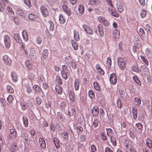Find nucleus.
Here are the masks:
<instances>
[{
    "instance_id": "40",
    "label": "nucleus",
    "mask_w": 152,
    "mask_h": 152,
    "mask_svg": "<svg viewBox=\"0 0 152 152\" xmlns=\"http://www.w3.org/2000/svg\"><path fill=\"white\" fill-rule=\"evenodd\" d=\"M28 54L29 56L31 58H32L33 57L35 54V51L32 49H30L29 52H28Z\"/></svg>"
},
{
    "instance_id": "29",
    "label": "nucleus",
    "mask_w": 152,
    "mask_h": 152,
    "mask_svg": "<svg viewBox=\"0 0 152 152\" xmlns=\"http://www.w3.org/2000/svg\"><path fill=\"white\" fill-rule=\"evenodd\" d=\"M113 36L115 38H118L119 37L120 31L118 29H115L113 31Z\"/></svg>"
},
{
    "instance_id": "55",
    "label": "nucleus",
    "mask_w": 152,
    "mask_h": 152,
    "mask_svg": "<svg viewBox=\"0 0 152 152\" xmlns=\"http://www.w3.org/2000/svg\"><path fill=\"white\" fill-rule=\"evenodd\" d=\"M74 37L75 39L77 41H78L80 39L79 34L78 32H75L74 33Z\"/></svg>"
},
{
    "instance_id": "31",
    "label": "nucleus",
    "mask_w": 152,
    "mask_h": 152,
    "mask_svg": "<svg viewBox=\"0 0 152 152\" xmlns=\"http://www.w3.org/2000/svg\"><path fill=\"white\" fill-rule=\"evenodd\" d=\"M23 121L25 127H27L28 125V120L26 116L23 117Z\"/></svg>"
},
{
    "instance_id": "11",
    "label": "nucleus",
    "mask_w": 152,
    "mask_h": 152,
    "mask_svg": "<svg viewBox=\"0 0 152 152\" xmlns=\"http://www.w3.org/2000/svg\"><path fill=\"white\" fill-rule=\"evenodd\" d=\"M83 28L87 33L91 35L93 34V32L92 29L88 26L86 25H84L83 26Z\"/></svg>"
},
{
    "instance_id": "7",
    "label": "nucleus",
    "mask_w": 152,
    "mask_h": 152,
    "mask_svg": "<svg viewBox=\"0 0 152 152\" xmlns=\"http://www.w3.org/2000/svg\"><path fill=\"white\" fill-rule=\"evenodd\" d=\"M98 20L101 23L103 24L104 26H109V23L104 18L102 17H99L98 18Z\"/></svg>"
},
{
    "instance_id": "8",
    "label": "nucleus",
    "mask_w": 152,
    "mask_h": 152,
    "mask_svg": "<svg viewBox=\"0 0 152 152\" xmlns=\"http://www.w3.org/2000/svg\"><path fill=\"white\" fill-rule=\"evenodd\" d=\"M110 81L113 85H115L117 82V77L114 74H111L110 76Z\"/></svg>"
},
{
    "instance_id": "19",
    "label": "nucleus",
    "mask_w": 152,
    "mask_h": 152,
    "mask_svg": "<svg viewBox=\"0 0 152 152\" xmlns=\"http://www.w3.org/2000/svg\"><path fill=\"white\" fill-rule=\"evenodd\" d=\"M62 8L64 12H65L68 15H71V12L66 5L65 4L63 5Z\"/></svg>"
},
{
    "instance_id": "58",
    "label": "nucleus",
    "mask_w": 152,
    "mask_h": 152,
    "mask_svg": "<svg viewBox=\"0 0 152 152\" xmlns=\"http://www.w3.org/2000/svg\"><path fill=\"white\" fill-rule=\"evenodd\" d=\"M91 151L90 152H96L97 149L96 146L94 145H92L91 146Z\"/></svg>"
},
{
    "instance_id": "59",
    "label": "nucleus",
    "mask_w": 152,
    "mask_h": 152,
    "mask_svg": "<svg viewBox=\"0 0 152 152\" xmlns=\"http://www.w3.org/2000/svg\"><path fill=\"white\" fill-rule=\"evenodd\" d=\"M63 139L65 140H67L68 139V134L66 132H64L62 134Z\"/></svg>"
},
{
    "instance_id": "46",
    "label": "nucleus",
    "mask_w": 152,
    "mask_h": 152,
    "mask_svg": "<svg viewBox=\"0 0 152 152\" xmlns=\"http://www.w3.org/2000/svg\"><path fill=\"white\" fill-rule=\"evenodd\" d=\"M146 142L148 146L150 148H152V142L151 140L147 139L146 140Z\"/></svg>"
},
{
    "instance_id": "37",
    "label": "nucleus",
    "mask_w": 152,
    "mask_h": 152,
    "mask_svg": "<svg viewBox=\"0 0 152 152\" xmlns=\"http://www.w3.org/2000/svg\"><path fill=\"white\" fill-rule=\"evenodd\" d=\"M94 88L96 91H99L100 90V86L97 82H94L93 83Z\"/></svg>"
},
{
    "instance_id": "44",
    "label": "nucleus",
    "mask_w": 152,
    "mask_h": 152,
    "mask_svg": "<svg viewBox=\"0 0 152 152\" xmlns=\"http://www.w3.org/2000/svg\"><path fill=\"white\" fill-rule=\"evenodd\" d=\"M59 23L61 24H63L65 22V19L63 18V15H60L59 17Z\"/></svg>"
},
{
    "instance_id": "1",
    "label": "nucleus",
    "mask_w": 152,
    "mask_h": 152,
    "mask_svg": "<svg viewBox=\"0 0 152 152\" xmlns=\"http://www.w3.org/2000/svg\"><path fill=\"white\" fill-rule=\"evenodd\" d=\"M94 32L97 34L102 37L104 36L103 27L101 24H99L96 27H95L94 29Z\"/></svg>"
},
{
    "instance_id": "28",
    "label": "nucleus",
    "mask_w": 152,
    "mask_h": 152,
    "mask_svg": "<svg viewBox=\"0 0 152 152\" xmlns=\"http://www.w3.org/2000/svg\"><path fill=\"white\" fill-rule=\"evenodd\" d=\"M117 7L120 13L122 12L124 10V6L122 3H120L119 5H118Z\"/></svg>"
},
{
    "instance_id": "43",
    "label": "nucleus",
    "mask_w": 152,
    "mask_h": 152,
    "mask_svg": "<svg viewBox=\"0 0 152 152\" xmlns=\"http://www.w3.org/2000/svg\"><path fill=\"white\" fill-rule=\"evenodd\" d=\"M17 145L15 143L12 144L10 146V150L12 152H14L16 150Z\"/></svg>"
},
{
    "instance_id": "4",
    "label": "nucleus",
    "mask_w": 152,
    "mask_h": 152,
    "mask_svg": "<svg viewBox=\"0 0 152 152\" xmlns=\"http://www.w3.org/2000/svg\"><path fill=\"white\" fill-rule=\"evenodd\" d=\"M4 63L7 66H10L12 64V60L7 55L4 56L3 58Z\"/></svg>"
},
{
    "instance_id": "32",
    "label": "nucleus",
    "mask_w": 152,
    "mask_h": 152,
    "mask_svg": "<svg viewBox=\"0 0 152 152\" xmlns=\"http://www.w3.org/2000/svg\"><path fill=\"white\" fill-rule=\"evenodd\" d=\"M10 136L12 138H14L16 136V133L15 130L13 129H11L10 130Z\"/></svg>"
},
{
    "instance_id": "56",
    "label": "nucleus",
    "mask_w": 152,
    "mask_h": 152,
    "mask_svg": "<svg viewBox=\"0 0 152 152\" xmlns=\"http://www.w3.org/2000/svg\"><path fill=\"white\" fill-rule=\"evenodd\" d=\"M56 81L59 84L61 85L62 84V79L58 76H57L56 77Z\"/></svg>"
},
{
    "instance_id": "16",
    "label": "nucleus",
    "mask_w": 152,
    "mask_h": 152,
    "mask_svg": "<svg viewBox=\"0 0 152 152\" xmlns=\"http://www.w3.org/2000/svg\"><path fill=\"white\" fill-rule=\"evenodd\" d=\"M80 82L79 80L76 79L75 80L74 82V86L76 91H78L79 89Z\"/></svg>"
},
{
    "instance_id": "42",
    "label": "nucleus",
    "mask_w": 152,
    "mask_h": 152,
    "mask_svg": "<svg viewBox=\"0 0 152 152\" xmlns=\"http://www.w3.org/2000/svg\"><path fill=\"white\" fill-rule=\"evenodd\" d=\"M106 66L109 68L111 67V60L110 57H108L107 58V60L106 62Z\"/></svg>"
},
{
    "instance_id": "21",
    "label": "nucleus",
    "mask_w": 152,
    "mask_h": 152,
    "mask_svg": "<svg viewBox=\"0 0 152 152\" xmlns=\"http://www.w3.org/2000/svg\"><path fill=\"white\" fill-rule=\"evenodd\" d=\"M92 113L94 116H97L99 113V110L96 107H94L92 110Z\"/></svg>"
},
{
    "instance_id": "53",
    "label": "nucleus",
    "mask_w": 152,
    "mask_h": 152,
    "mask_svg": "<svg viewBox=\"0 0 152 152\" xmlns=\"http://www.w3.org/2000/svg\"><path fill=\"white\" fill-rule=\"evenodd\" d=\"M117 107L119 109H121L122 107V103L121 100L119 99H118L117 100Z\"/></svg>"
},
{
    "instance_id": "6",
    "label": "nucleus",
    "mask_w": 152,
    "mask_h": 152,
    "mask_svg": "<svg viewBox=\"0 0 152 152\" xmlns=\"http://www.w3.org/2000/svg\"><path fill=\"white\" fill-rule=\"evenodd\" d=\"M41 12L42 15L44 17L47 16L49 14V12L47 9L44 6H42L40 8Z\"/></svg>"
},
{
    "instance_id": "35",
    "label": "nucleus",
    "mask_w": 152,
    "mask_h": 152,
    "mask_svg": "<svg viewBox=\"0 0 152 152\" xmlns=\"http://www.w3.org/2000/svg\"><path fill=\"white\" fill-rule=\"evenodd\" d=\"M78 11L80 13L83 14L84 12V7L83 5H80L79 6Z\"/></svg>"
},
{
    "instance_id": "34",
    "label": "nucleus",
    "mask_w": 152,
    "mask_h": 152,
    "mask_svg": "<svg viewBox=\"0 0 152 152\" xmlns=\"http://www.w3.org/2000/svg\"><path fill=\"white\" fill-rule=\"evenodd\" d=\"M70 59V61L69 62L68 61V63L70 64L72 66V68L74 69H75L76 68V64L73 60L70 58H69Z\"/></svg>"
},
{
    "instance_id": "13",
    "label": "nucleus",
    "mask_w": 152,
    "mask_h": 152,
    "mask_svg": "<svg viewBox=\"0 0 152 152\" xmlns=\"http://www.w3.org/2000/svg\"><path fill=\"white\" fill-rule=\"evenodd\" d=\"M57 118L58 120H60L61 121H63L65 119L64 116L61 112H58L57 113Z\"/></svg>"
},
{
    "instance_id": "38",
    "label": "nucleus",
    "mask_w": 152,
    "mask_h": 152,
    "mask_svg": "<svg viewBox=\"0 0 152 152\" xmlns=\"http://www.w3.org/2000/svg\"><path fill=\"white\" fill-rule=\"evenodd\" d=\"M14 38L16 42L18 43H20L21 42V41L20 40V37L18 34H14Z\"/></svg>"
},
{
    "instance_id": "60",
    "label": "nucleus",
    "mask_w": 152,
    "mask_h": 152,
    "mask_svg": "<svg viewBox=\"0 0 152 152\" xmlns=\"http://www.w3.org/2000/svg\"><path fill=\"white\" fill-rule=\"evenodd\" d=\"M146 11L145 10H142L140 13L141 17L142 18H144L146 16Z\"/></svg>"
},
{
    "instance_id": "33",
    "label": "nucleus",
    "mask_w": 152,
    "mask_h": 152,
    "mask_svg": "<svg viewBox=\"0 0 152 152\" xmlns=\"http://www.w3.org/2000/svg\"><path fill=\"white\" fill-rule=\"evenodd\" d=\"M48 50L47 49H44L43 53L42 54L41 58L42 59H45L46 57L48 55Z\"/></svg>"
},
{
    "instance_id": "12",
    "label": "nucleus",
    "mask_w": 152,
    "mask_h": 152,
    "mask_svg": "<svg viewBox=\"0 0 152 152\" xmlns=\"http://www.w3.org/2000/svg\"><path fill=\"white\" fill-rule=\"evenodd\" d=\"M141 46V44L139 41H136L133 47V50L134 52H137V49L140 48Z\"/></svg>"
},
{
    "instance_id": "18",
    "label": "nucleus",
    "mask_w": 152,
    "mask_h": 152,
    "mask_svg": "<svg viewBox=\"0 0 152 152\" xmlns=\"http://www.w3.org/2000/svg\"><path fill=\"white\" fill-rule=\"evenodd\" d=\"M20 43V48L22 50H24V51L26 56H28V51H27V49L28 48L26 47V46L25 45V44H24L22 42H21Z\"/></svg>"
},
{
    "instance_id": "63",
    "label": "nucleus",
    "mask_w": 152,
    "mask_h": 152,
    "mask_svg": "<svg viewBox=\"0 0 152 152\" xmlns=\"http://www.w3.org/2000/svg\"><path fill=\"white\" fill-rule=\"evenodd\" d=\"M22 136L25 141H26L28 139V134L26 133H24L22 134Z\"/></svg>"
},
{
    "instance_id": "39",
    "label": "nucleus",
    "mask_w": 152,
    "mask_h": 152,
    "mask_svg": "<svg viewBox=\"0 0 152 152\" xmlns=\"http://www.w3.org/2000/svg\"><path fill=\"white\" fill-rule=\"evenodd\" d=\"M132 69L133 72L138 73L140 72V70L139 67L137 65H134L132 66Z\"/></svg>"
},
{
    "instance_id": "9",
    "label": "nucleus",
    "mask_w": 152,
    "mask_h": 152,
    "mask_svg": "<svg viewBox=\"0 0 152 152\" xmlns=\"http://www.w3.org/2000/svg\"><path fill=\"white\" fill-rule=\"evenodd\" d=\"M69 96L71 102H74L75 100V95L74 92L70 91L69 93Z\"/></svg>"
},
{
    "instance_id": "22",
    "label": "nucleus",
    "mask_w": 152,
    "mask_h": 152,
    "mask_svg": "<svg viewBox=\"0 0 152 152\" xmlns=\"http://www.w3.org/2000/svg\"><path fill=\"white\" fill-rule=\"evenodd\" d=\"M25 65L28 70H31L32 68V63L29 60H27L25 62Z\"/></svg>"
},
{
    "instance_id": "3",
    "label": "nucleus",
    "mask_w": 152,
    "mask_h": 152,
    "mask_svg": "<svg viewBox=\"0 0 152 152\" xmlns=\"http://www.w3.org/2000/svg\"><path fill=\"white\" fill-rule=\"evenodd\" d=\"M118 63L120 68L122 70L125 68L126 65V61L122 58H118Z\"/></svg>"
},
{
    "instance_id": "10",
    "label": "nucleus",
    "mask_w": 152,
    "mask_h": 152,
    "mask_svg": "<svg viewBox=\"0 0 152 152\" xmlns=\"http://www.w3.org/2000/svg\"><path fill=\"white\" fill-rule=\"evenodd\" d=\"M39 143L41 149H44L46 148L45 142L43 138H39Z\"/></svg>"
},
{
    "instance_id": "62",
    "label": "nucleus",
    "mask_w": 152,
    "mask_h": 152,
    "mask_svg": "<svg viewBox=\"0 0 152 152\" xmlns=\"http://www.w3.org/2000/svg\"><path fill=\"white\" fill-rule=\"evenodd\" d=\"M133 79H134L135 82L137 83L139 85H141V83L140 80L137 78V77L134 76Z\"/></svg>"
},
{
    "instance_id": "45",
    "label": "nucleus",
    "mask_w": 152,
    "mask_h": 152,
    "mask_svg": "<svg viewBox=\"0 0 152 152\" xmlns=\"http://www.w3.org/2000/svg\"><path fill=\"white\" fill-rule=\"evenodd\" d=\"M109 12L110 13V14L113 15V16L115 17L116 18H117L118 17V14L115 12V11H113L111 9L110 10H109Z\"/></svg>"
},
{
    "instance_id": "52",
    "label": "nucleus",
    "mask_w": 152,
    "mask_h": 152,
    "mask_svg": "<svg viewBox=\"0 0 152 152\" xmlns=\"http://www.w3.org/2000/svg\"><path fill=\"white\" fill-rule=\"evenodd\" d=\"M136 128L140 130V132H141L142 129V126L141 124L140 123H137L136 124Z\"/></svg>"
},
{
    "instance_id": "64",
    "label": "nucleus",
    "mask_w": 152,
    "mask_h": 152,
    "mask_svg": "<svg viewBox=\"0 0 152 152\" xmlns=\"http://www.w3.org/2000/svg\"><path fill=\"white\" fill-rule=\"evenodd\" d=\"M66 105V104L65 102H62L60 104V106L61 109H64Z\"/></svg>"
},
{
    "instance_id": "2",
    "label": "nucleus",
    "mask_w": 152,
    "mask_h": 152,
    "mask_svg": "<svg viewBox=\"0 0 152 152\" xmlns=\"http://www.w3.org/2000/svg\"><path fill=\"white\" fill-rule=\"evenodd\" d=\"M62 70L61 73L63 78L65 80H66L67 78V74L68 72L67 67L65 65H63L62 67Z\"/></svg>"
},
{
    "instance_id": "25",
    "label": "nucleus",
    "mask_w": 152,
    "mask_h": 152,
    "mask_svg": "<svg viewBox=\"0 0 152 152\" xmlns=\"http://www.w3.org/2000/svg\"><path fill=\"white\" fill-rule=\"evenodd\" d=\"M99 0H90L88 2V4L91 5H97L100 3Z\"/></svg>"
},
{
    "instance_id": "50",
    "label": "nucleus",
    "mask_w": 152,
    "mask_h": 152,
    "mask_svg": "<svg viewBox=\"0 0 152 152\" xmlns=\"http://www.w3.org/2000/svg\"><path fill=\"white\" fill-rule=\"evenodd\" d=\"M45 81V79L43 76L42 75H40L39 76V79H38V82L40 83H43Z\"/></svg>"
},
{
    "instance_id": "57",
    "label": "nucleus",
    "mask_w": 152,
    "mask_h": 152,
    "mask_svg": "<svg viewBox=\"0 0 152 152\" xmlns=\"http://www.w3.org/2000/svg\"><path fill=\"white\" fill-rule=\"evenodd\" d=\"M7 101L10 104H11L14 98L12 95H10L7 98Z\"/></svg>"
},
{
    "instance_id": "49",
    "label": "nucleus",
    "mask_w": 152,
    "mask_h": 152,
    "mask_svg": "<svg viewBox=\"0 0 152 152\" xmlns=\"http://www.w3.org/2000/svg\"><path fill=\"white\" fill-rule=\"evenodd\" d=\"M7 91L9 93H13L14 92L13 89L10 85H7Z\"/></svg>"
},
{
    "instance_id": "61",
    "label": "nucleus",
    "mask_w": 152,
    "mask_h": 152,
    "mask_svg": "<svg viewBox=\"0 0 152 152\" xmlns=\"http://www.w3.org/2000/svg\"><path fill=\"white\" fill-rule=\"evenodd\" d=\"M106 130L107 135L108 136H110V137L111 136V135H112L113 132L112 130L110 128L107 129Z\"/></svg>"
},
{
    "instance_id": "47",
    "label": "nucleus",
    "mask_w": 152,
    "mask_h": 152,
    "mask_svg": "<svg viewBox=\"0 0 152 152\" xmlns=\"http://www.w3.org/2000/svg\"><path fill=\"white\" fill-rule=\"evenodd\" d=\"M17 13L18 14L22 16H24V14L23 12L22 9L20 8H18L17 10Z\"/></svg>"
},
{
    "instance_id": "27",
    "label": "nucleus",
    "mask_w": 152,
    "mask_h": 152,
    "mask_svg": "<svg viewBox=\"0 0 152 152\" xmlns=\"http://www.w3.org/2000/svg\"><path fill=\"white\" fill-rule=\"evenodd\" d=\"M11 77L12 80L14 82H16L17 81L18 78L17 75L16 73L13 72L11 73Z\"/></svg>"
},
{
    "instance_id": "20",
    "label": "nucleus",
    "mask_w": 152,
    "mask_h": 152,
    "mask_svg": "<svg viewBox=\"0 0 152 152\" xmlns=\"http://www.w3.org/2000/svg\"><path fill=\"white\" fill-rule=\"evenodd\" d=\"M28 17L29 19L31 20L37 21L38 19V16L33 13L29 14L28 15Z\"/></svg>"
},
{
    "instance_id": "15",
    "label": "nucleus",
    "mask_w": 152,
    "mask_h": 152,
    "mask_svg": "<svg viewBox=\"0 0 152 152\" xmlns=\"http://www.w3.org/2000/svg\"><path fill=\"white\" fill-rule=\"evenodd\" d=\"M126 90L124 89H121L119 90L120 97L123 98H126L127 97V94L126 93Z\"/></svg>"
},
{
    "instance_id": "14",
    "label": "nucleus",
    "mask_w": 152,
    "mask_h": 152,
    "mask_svg": "<svg viewBox=\"0 0 152 152\" xmlns=\"http://www.w3.org/2000/svg\"><path fill=\"white\" fill-rule=\"evenodd\" d=\"M33 88L35 91V94L39 95V93L42 92V88L40 86L37 85H34L33 87Z\"/></svg>"
},
{
    "instance_id": "36",
    "label": "nucleus",
    "mask_w": 152,
    "mask_h": 152,
    "mask_svg": "<svg viewBox=\"0 0 152 152\" xmlns=\"http://www.w3.org/2000/svg\"><path fill=\"white\" fill-rule=\"evenodd\" d=\"M71 43L73 49L75 50H77L78 48V45L77 43L74 40H72Z\"/></svg>"
},
{
    "instance_id": "48",
    "label": "nucleus",
    "mask_w": 152,
    "mask_h": 152,
    "mask_svg": "<svg viewBox=\"0 0 152 152\" xmlns=\"http://www.w3.org/2000/svg\"><path fill=\"white\" fill-rule=\"evenodd\" d=\"M134 99H135V102L136 104V105L139 106L141 104V102L140 99L138 97H135Z\"/></svg>"
},
{
    "instance_id": "30",
    "label": "nucleus",
    "mask_w": 152,
    "mask_h": 152,
    "mask_svg": "<svg viewBox=\"0 0 152 152\" xmlns=\"http://www.w3.org/2000/svg\"><path fill=\"white\" fill-rule=\"evenodd\" d=\"M22 36L24 40L26 42L28 40V37L27 32L25 31H23L22 32Z\"/></svg>"
},
{
    "instance_id": "51",
    "label": "nucleus",
    "mask_w": 152,
    "mask_h": 152,
    "mask_svg": "<svg viewBox=\"0 0 152 152\" xmlns=\"http://www.w3.org/2000/svg\"><path fill=\"white\" fill-rule=\"evenodd\" d=\"M139 34L141 35L142 37H145V32L144 30L142 28L140 29Z\"/></svg>"
},
{
    "instance_id": "41",
    "label": "nucleus",
    "mask_w": 152,
    "mask_h": 152,
    "mask_svg": "<svg viewBox=\"0 0 152 152\" xmlns=\"http://www.w3.org/2000/svg\"><path fill=\"white\" fill-rule=\"evenodd\" d=\"M88 95L89 97L91 99H94L95 98V95L94 92L92 90H89L88 91Z\"/></svg>"
},
{
    "instance_id": "54",
    "label": "nucleus",
    "mask_w": 152,
    "mask_h": 152,
    "mask_svg": "<svg viewBox=\"0 0 152 152\" xmlns=\"http://www.w3.org/2000/svg\"><path fill=\"white\" fill-rule=\"evenodd\" d=\"M28 77L29 79H30L31 81L34 80L35 79L34 74L33 73H30Z\"/></svg>"
},
{
    "instance_id": "23",
    "label": "nucleus",
    "mask_w": 152,
    "mask_h": 152,
    "mask_svg": "<svg viewBox=\"0 0 152 152\" xmlns=\"http://www.w3.org/2000/svg\"><path fill=\"white\" fill-rule=\"evenodd\" d=\"M132 111L133 118L135 120H136L137 118V109L136 108L133 107L132 108Z\"/></svg>"
},
{
    "instance_id": "24",
    "label": "nucleus",
    "mask_w": 152,
    "mask_h": 152,
    "mask_svg": "<svg viewBox=\"0 0 152 152\" xmlns=\"http://www.w3.org/2000/svg\"><path fill=\"white\" fill-rule=\"evenodd\" d=\"M47 26L49 27V30L51 31H53L54 29V25L53 23L51 20L48 21L47 23Z\"/></svg>"
},
{
    "instance_id": "5",
    "label": "nucleus",
    "mask_w": 152,
    "mask_h": 152,
    "mask_svg": "<svg viewBox=\"0 0 152 152\" xmlns=\"http://www.w3.org/2000/svg\"><path fill=\"white\" fill-rule=\"evenodd\" d=\"M4 41L6 47L8 48H9L10 46V40L8 36L7 35L4 36Z\"/></svg>"
},
{
    "instance_id": "17",
    "label": "nucleus",
    "mask_w": 152,
    "mask_h": 152,
    "mask_svg": "<svg viewBox=\"0 0 152 152\" xmlns=\"http://www.w3.org/2000/svg\"><path fill=\"white\" fill-rule=\"evenodd\" d=\"M7 10L10 13V15H12V16H10V18L12 19L14 22H15V17L14 16H13V15H14V12L12 10V8L9 7L8 6H7Z\"/></svg>"
},
{
    "instance_id": "26",
    "label": "nucleus",
    "mask_w": 152,
    "mask_h": 152,
    "mask_svg": "<svg viewBox=\"0 0 152 152\" xmlns=\"http://www.w3.org/2000/svg\"><path fill=\"white\" fill-rule=\"evenodd\" d=\"M55 90L57 93L59 94H61L62 93V88L61 87L58 85L56 86L55 87Z\"/></svg>"
}]
</instances>
